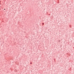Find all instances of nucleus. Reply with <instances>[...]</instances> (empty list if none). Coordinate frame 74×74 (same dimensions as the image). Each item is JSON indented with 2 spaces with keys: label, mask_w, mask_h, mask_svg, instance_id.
I'll return each instance as SVG.
<instances>
[{
  "label": "nucleus",
  "mask_w": 74,
  "mask_h": 74,
  "mask_svg": "<svg viewBox=\"0 0 74 74\" xmlns=\"http://www.w3.org/2000/svg\"><path fill=\"white\" fill-rule=\"evenodd\" d=\"M4 10H5V9H4Z\"/></svg>",
  "instance_id": "nucleus-1"
}]
</instances>
